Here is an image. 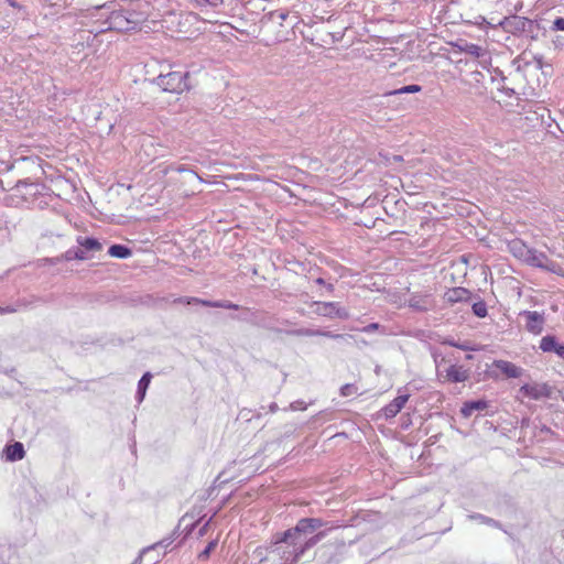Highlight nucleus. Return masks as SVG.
Masks as SVG:
<instances>
[{
	"label": "nucleus",
	"mask_w": 564,
	"mask_h": 564,
	"mask_svg": "<svg viewBox=\"0 0 564 564\" xmlns=\"http://www.w3.org/2000/svg\"><path fill=\"white\" fill-rule=\"evenodd\" d=\"M376 162L371 159H368L365 164L355 171V178L361 174L366 173L364 177H359V180L366 181L367 178H370L371 181H375L376 178L372 176L375 170H376Z\"/></svg>",
	"instance_id": "obj_30"
},
{
	"label": "nucleus",
	"mask_w": 564,
	"mask_h": 564,
	"mask_svg": "<svg viewBox=\"0 0 564 564\" xmlns=\"http://www.w3.org/2000/svg\"><path fill=\"white\" fill-rule=\"evenodd\" d=\"M371 206H377V199L376 198H371L369 196L367 199L364 200V203L359 207L360 214H362L365 209H367V208H369Z\"/></svg>",
	"instance_id": "obj_41"
},
{
	"label": "nucleus",
	"mask_w": 564,
	"mask_h": 564,
	"mask_svg": "<svg viewBox=\"0 0 564 564\" xmlns=\"http://www.w3.org/2000/svg\"><path fill=\"white\" fill-rule=\"evenodd\" d=\"M473 297L471 291L463 286H456L448 289L444 293V300L446 303L454 305L456 303H467Z\"/></svg>",
	"instance_id": "obj_17"
},
{
	"label": "nucleus",
	"mask_w": 564,
	"mask_h": 564,
	"mask_svg": "<svg viewBox=\"0 0 564 564\" xmlns=\"http://www.w3.org/2000/svg\"><path fill=\"white\" fill-rule=\"evenodd\" d=\"M458 343H459V341H456V340H455V339H453V338H444V339L442 340V345H447V346L455 347V348H457Z\"/></svg>",
	"instance_id": "obj_51"
},
{
	"label": "nucleus",
	"mask_w": 564,
	"mask_h": 564,
	"mask_svg": "<svg viewBox=\"0 0 564 564\" xmlns=\"http://www.w3.org/2000/svg\"><path fill=\"white\" fill-rule=\"evenodd\" d=\"M250 314V317H236L239 321H246L250 324L269 330L280 332L276 328V318L264 311H252L248 307H241Z\"/></svg>",
	"instance_id": "obj_9"
},
{
	"label": "nucleus",
	"mask_w": 564,
	"mask_h": 564,
	"mask_svg": "<svg viewBox=\"0 0 564 564\" xmlns=\"http://www.w3.org/2000/svg\"><path fill=\"white\" fill-rule=\"evenodd\" d=\"M409 398H410V394L402 393L401 389H400L398 397H395L390 403H388L386 406H383L381 409L382 415L387 420L395 417L398 415V413H400L401 410L404 408Z\"/></svg>",
	"instance_id": "obj_16"
},
{
	"label": "nucleus",
	"mask_w": 564,
	"mask_h": 564,
	"mask_svg": "<svg viewBox=\"0 0 564 564\" xmlns=\"http://www.w3.org/2000/svg\"><path fill=\"white\" fill-rule=\"evenodd\" d=\"M377 279H380V274L362 275L355 272V288L380 291V284L376 281Z\"/></svg>",
	"instance_id": "obj_20"
},
{
	"label": "nucleus",
	"mask_w": 564,
	"mask_h": 564,
	"mask_svg": "<svg viewBox=\"0 0 564 564\" xmlns=\"http://www.w3.org/2000/svg\"><path fill=\"white\" fill-rule=\"evenodd\" d=\"M412 425V420L410 414H402L400 417V427L402 430H408Z\"/></svg>",
	"instance_id": "obj_40"
},
{
	"label": "nucleus",
	"mask_w": 564,
	"mask_h": 564,
	"mask_svg": "<svg viewBox=\"0 0 564 564\" xmlns=\"http://www.w3.org/2000/svg\"><path fill=\"white\" fill-rule=\"evenodd\" d=\"M360 334L384 335L386 327L380 325L377 322H372V323L365 325L364 322H361V321H355V345H357V346H359L360 344L367 345L368 341L364 337H361Z\"/></svg>",
	"instance_id": "obj_13"
},
{
	"label": "nucleus",
	"mask_w": 564,
	"mask_h": 564,
	"mask_svg": "<svg viewBox=\"0 0 564 564\" xmlns=\"http://www.w3.org/2000/svg\"><path fill=\"white\" fill-rule=\"evenodd\" d=\"M408 306L416 313H425L435 308L436 303L432 293L412 292L408 299Z\"/></svg>",
	"instance_id": "obj_10"
},
{
	"label": "nucleus",
	"mask_w": 564,
	"mask_h": 564,
	"mask_svg": "<svg viewBox=\"0 0 564 564\" xmlns=\"http://www.w3.org/2000/svg\"><path fill=\"white\" fill-rule=\"evenodd\" d=\"M44 3L51 7L62 6L65 0H42Z\"/></svg>",
	"instance_id": "obj_52"
},
{
	"label": "nucleus",
	"mask_w": 564,
	"mask_h": 564,
	"mask_svg": "<svg viewBox=\"0 0 564 564\" xmlns=\"http://www.w3.org/2000/svg\"><path fill=\"white\" fill-rule=\"evenodd\" d=\"M500 90L503 91L508 97H512L516 94L514 89L509 87H502Z\"/></svg>",
	"instance_id": "obj_54"
},
{
	"label": "nucleus",
	"mask_w": 564,
	"mask_h": 564,
	"mask_svg": "<svg viewBox=\"0 0 564 564\" xmlns=\"http://www.w3.org/2000/svg\"><path fill=\"white\" fill-rule=\"evenodd\" d=\"M108 254L112 258L128 259L132 254V250L124 245L115 243L109 247Z\"/></svg>",
	"instance_id": "obj_29"
},
{
	"label": "nucleus",
	"mask_w": 564,
	"mask_h": 564,
	"mask_svg": "<svg viewBox=\"0 0 564 564\" xmlns=\"http://www.w3.org/2000/svg\"><path fill=\"white\" fill-rule=\"evenodd\" d=\"M473 358H474L473 355H466V357H465L466 360H471Z\"/></svg>",
	"instance_id": "obj_62"
},
{
	"label": "nucleus",
	"mask_w": 564,
	"mask_h": 564,
	"mask_svg": "<svg viewBox=\"0 0 564 564\" xmlns=\"http://www.w3.org/2000/svg\"><path fill=\"white\" fill-rule=\"evenodd\" d=\"M539 348L543 352L555 354L564 361V344L558 340L556 335L547 334L543 336L540 340Z\"/></svg>",
	"instance_id": "obj_14"
},
{
	"label": "nucleus",
	"mask_w": 564,
	"mask_h": 564,
	"mask_svg": "<svg viewBox=\"0 0 564 564\" xmlns=\"http://www.w3.org/2000/svg\"><path fill=\"white\" fill-rule=\"evenodd\" d=\"M488 408V401L485 399L468 400L463 403L460 408V414L464 417H470L474 412L482 411Z\"/></svg>",
	"instance_id": "obj_23"
},
{
	"label": "nucleus",
	"mask_w": 564,
	"mask_h": 564,
	"mask_svg": "<svg viewBox=\"0 0 564 564\" xmlns=\"http://www.w3.org/2000/svg\"><path fill=\"white\" fill-rule=\"evenodd\" d=\"M378 218L373 216L364 217V218H357V215H355V226H362L365 228H371L375 226L376 220Z\"/></svg>",
	"instance_id": "obj_37"
},
{
	"label": "nucleus",
	"mask_w": 564,
	"mask_h": 564,
	"mask_svg": "<svg viewBox=\"0 0 564 564\" xmlns=\"http://www.w3.org/2000/svg\"><path fill=\"white\" fill-rule=\"evenodd\" d=\"M528 422V420H522V426Z\"/></svg>",
	"instance_id": "obj_64"
},
{
	"label": "nucleus",
	"mask_w": 564,
	"mask_h": 564,
	"mask_svg": "<svg viewBox=\"0 0 564 564\" xmlns=\"http://www.w3.org/2000/svg\"><path fill=\"white\" fill-rule=\"evenodd\" d=\"M196 8L200 11L217 9L224 4V0H193Z\"/></svg>",
	"instance_id": "obj_32"
},
{
	"label": "nucleus",
	"mask_w": 564,
	"mask_h": 564,
	"mask_svg": "<svg viewBox=\"0 0 564 564\" xmlns=\"http://www.w3.org/2000/svg\"><path fill=\"white\" fill-rule=\"evenodd\" d=\"M187 79V72H170L167 74H160L155 78V84L164 91L181 94L189 88Z\"/></svg>",
	"instance_id": "obj_4"
},
{
	"label": "nucleus",
	"mask_w": 564,
	"mask_h": 564,
	"mask_svg": "<svg viewBox=\"0 0 564 564\" xmlns=\"http://www.w3.org/2000/svg\"><path fill=\"white\" fill-rule=\"evenodd\" d=\"M63 259L65 261H72V260H75V248H70L68 250H66L64 253H63Z\"/></svg>",
	"instance_id": "obj_47"
},
{
	"label": "nucleus",
	"mask_w": 564,
	"mask_h": 564,
	"mask_svg": "<svg viewBox=\"0 0 564 564\" xmlns=\"http://www.w3.org/2000/svg\"><path fill=\"white\" fill-rule=\"evenodd\" d=\"M171 543H172L171 539H164L153 545L144 547L131 564H141L144 556H147L151 552L155 551L158 547H167Z\"/></svg>",
	"instance_id": "obj_28"
},
{
	"label": "nucleus",
	"mask_w": 564,
	"mask_h": 564,
	"mask_svg": "<svg viewBox=\"0 0 564 564\" xmlns=\"http://www.w3.org/2000/svg\"><path fill=\"white\" fill-rule=\"evenodd\" d=\"M421 90H422V87L420 85L412 84V85L403 86L399 89L387 91V95L392 96V95H402V94H414V93H419Z\"/></svg>",
	"instance_id": "obj_34"
},
{
	"label": "nucleus",
	"mask_w": 564,
	"mask_h": 564,
	"mask_svg": "<svg viewBox=\"0 0 564 564\" xmlns=\"http://www.w3.org/2000/svg\"><path fill=\"white\" fill-rule=\"evenodd\" d=\"M173 302L177 303V304H184V305H202V306H206V307L225 308V310H232V311L240 310V305L232 303L228 300L212 301V300H204V299L194 297V296H180V297H176Z\"/></svg>",
	"instance_id": "obj_8"
},
{
	"label": "nucleus",
	"mask_w": 564,
	"mask_h": 564,
	"mask_svg": "<svg viewBox=\"0 0 564 564\" xmlns=\"http://www.w3.org/2000/svg\"><path fill=\"white\" fill-rule=\"evenodd\" d=\"M457 348L464 351L475 350V348L470 345L469 341L458 343Z\"/></svg>",
	"instance_id": "obj_48"
},
{
	"label": "nucleus",
	"mask_w": 564,
	"mask_h": 564,
	"mask_svg": "<svg viewBox=\"0 0 564 564\" xmlns=\"http://www.w3.org/2000/svg\"><path fill=\"white\" fill-rule=\"evenodd\" d=\"M373 1L371 0H355V12L357 11H366L367 9H372Z\"/></svg>",
	"instance_id": "obj_38"
},
{
	"label": "nucleus",
	"mask_w": 564,
	"mask_h": 564,
	"mask_svg": "<svg viewBox=\"0 0 564 564\" xmlns=\"http://www.w3.org/2000/svg\"><path fill=\"white\" fill-rule=\"evenodd\" d=\"M540 431H541V433H545V434L553 433L552 430L546 425H541Z\"/></svg>",
	"instance_id": "obj_56"
},
{
	"label": "nucleus",
	"mask_w": 564,
	"mask_h": 564,
	"mask_svg": "<svg viewBox=\"0 0 564 564\" xmlns=\"http://www.w3.org/2000/svg\"><path fill=\"white\" fill-rule=\"evenodd\" d=\"M269 410L271 413H275L278 410H279V406L275 402H272L270 405H269Z\"/></svg>",
	"instance_id": "obj_55"
},
{
	"label": "nucleus",
	"mask_w": 564,
	"mask_h": 564,
	"mask_svg": "<svg viewBox=\"0 0 564 564\" xmlns=\"http://www.w3.org/2000/svg\"><path fill=\"white\" fill-rule=\"evenodd\" d=\"M340 392L343 395L347 397L352 393V384L346 383L341 387Z\"/></svg>",
	"instance_id": "obj_49"
},
{
	"label": "nucleus",
	"mask_w": 564,
	"mask_h": 564,
	"mask_svg": "<svg viewBox=\"0 0 564 564\" xmlns=\"http://www.w3.org/2000/svg\"><path fill=\"white\" fill-rule=\"evenodd\" d=\"M160 561V554H156L155 557L150 558L147 564H155Z\"/></svg>",
	"instance_id": "obj_59"
},
{
	"label": "nucleus",
	"mask_w": 564,
	"mask_h": 564,
	"mask_svg": "<svg viewBox=\"0 0 564 564\" xmlns=\"http://www.w3.org/2000/svg\"><path fill=\"white\" fill-rule=\"evenodd\" d=\"M533 62H534L535 67H536L538 69H543V67H544V62H543V56H542V55H540V54H534V55H533Z\"/></svg>",
	"instance_id": "obj_45"
},
{
	"label": "nucleus",
	"mask_w": 564,
	"mask_h": 564,
	"mask_svg": "<svg viewBox=\"0 0 564 564\" xmlns=\"http://www.w3.org/2000/svg\"><path fill=\"white\" fill-rule=\"evenodd\" d=\"M432 356L436 367H440L441 362L445 361V358L442 355L437 354L436 351H433Z\"/></svg>",
	"instance_id": "obj_50"
},
{
	"label": "nucleus",
	"mask_w": 564,
	"mask_h": 564,
	"mask_svg": "<svg viewBox=\"0 0 564 564\" xmlns=\"http://www.w3.org/2000/svg\"><path fill=\"white\" fill-rule=\"evenodd\" d=\"M76 242L79 247L84 248L87 253L97 252L102 249V243L97 238L94 237L78 236Z\"/></svg>",
	"instance_id": "obj_26"
},
{
	"label": "nucleus",
	"mask_w": 564,
	"mask_h": 564,
	"mask_svg": "<svg viewBox=\"0 0 564 564\" xmlns=\"http://www.w3.org/2000/svg\"><path fill=\"white\" fill-rule=\"evenodd\" d=\"M290 408L293 410V411H297V410H305L306 409V405L303 401L301 400H296L294 402H292L290 404Z\"/></svg>",
	"instance_id": "obj_46"
},
{
	"label": "nucleus",
	"mask_w": 564,
	"mask_h": 564,
	"mask_svg": "<svg viewBox=\"0 0 564 564\" xmlns=\"http://www.w3.org/2000/svg\"><path fill=\"white\" fill-rule=\"evenodd\" d=\"M152 373L147 371L142 375L140 380L138 381V388L135 393V400L138 403H141L147 394V390L151 383Z\"/></svg>",
	"instance_id": "obj_27"
},
{
	"label": "nucleus",
	"mask_w": 564,
	"mask_h": 564,
	"mask_svg": "<svg viewBox=\"0 0 564 564\" xmlns=\"http://www.w3.org/2000/svg\"><path fill=\"white\" fill-rule=\"evenodd\" d=\"M89 256L84 248H75V260H87Z\"/></svg>",
	"instance_id": "obj_43"
},
{
	"label": "nucleus",
	"mask_w": 564,
	"mask_h": 564,
	"mask_svg": "<svg viewBox=\"0 0 564 564\" xmlns=\"http://www.w3.org/2000/svg\"><path fill=\"white\" fill-rule=\"evenodd\" d=\"M479 19H481V24H487L490 28H500L516 37L524 36L531 41H538L541 36L546 35V29L542 25V19H529L518 14H510L503 17L496 24L488 22L484 17H479Z\"/></svg>",
	"instance_id": "obj_2"
},
{
	"label": "nucleus",
	"mask_w": 564,
	"mask_h": 564,
	"mask_svg": "<svg viewBox=\"0 0 564 564\" xmlns=\"http://www.w3.org/2000/svg\"><path fill=\"white\" fill-rule=\"evenodd\" d=\"M326 525L327 522L319 518H303L294 528L276 533L273 544H285L288 550L283 552L282 557L295 563L325 536V530L322 529Z\"/></svg>",
	"instance_id": "obj_1"
},
{
	"label": "nucleus",
	"mask_w": 564,
	"mask_h": 564,
	"mask_svg": "<svg viewBox=\"0 0 564 564\" xmlns=\"http://www.w3.org/2000/svg\"><path fill=\"white\" fill-rule=\"evenodd\" d=\"M218 544V540H212L208 542V544L205 546V549L198 554V558L202 561H205L209 557L210 553L215 550V547Z\"/></svg>",
	"instance_id": "obj_36"
},
{
	"label": "nucleus",
	"mask_w": 564,
	"mask_h": 564,
	"mask_svg": "<svg viewBox=\"0 0 564 564\" xmlns=\"http://www.w3.org/2000/svg\"><path fill=\"white\" fill-rule=\"evenodd\" d=\"M171 170L172 171H175V172H178V173H183V172H192L195 177H197L198 181L203 182V178L197 174L195 173L194 171L189 170L188 167H186V165L184 164H175V165H172L171 166Z\"/></svg>",
	"instance_id": "obj_39"
},
{
	"label": "nucleus",
	"mask_w": 564,
	"mask_h": 564,
	"mask_svg": "<svg viewBox=\"0 0 564 564\" xmlns=\"http://www.w3.org/2000/svg\"><path fill=\"white\" fill-rule=\"evenodd\" d=\"M3 454L8 462H18L25 456L24 446L21 442H14L6 445Z\"/></svg>",
	"instance_id": "obj_24"
},
{
	"label": "nucleus",
	"mask_w": 564,
	"mask_h": 564,
	"mask_svg": "<svg viewBox=\"0 0 564 564\" xmlns=\"http://www.w3.org/2000/svg\"><path fill=\"white\" fill-rule=\"evenodd\" d=\"M494 367L500 370L507 378H519L523 373V369L511 361L507 360H495Z\"/></svg>",
	"instance_id": "obj_19"
},
{
	"label": "nucleus",
	"mask_w": 564,
	"mask_h": 564,
	"mask_svg": "<svg viewBox=\"0 0 564 564\" xmlns=\"http://www.w3.org/2000/svg\"><path fill=\"white\" fill-rule=\"evenodd\" d=\"M446 379L452 383L465 382L469 379V370L463 366L451 365L446 369Z\"/></svg>",
	"instance_id": "obj_22"
},
{
	"label": "nucleus",
	"mask_w": 564,
	"mask_h": 564,
	"mask_svg": "<svg viewBox=\"0 0 564 564\" xmlns=\"http://www.w3.org/2000/svg\"><path fill=\"white\" fill-rule=\"evenodd\" d=\"M10 7L21 9V6L15 0H7Z\"/></svg>",
	"instance_id": "obj_58"
},
{
	"label": "nucleus",
	"mask_w": 564,
	"mask_h": 564,
	"mask_svg": "<svg viewBox=\"0 0 564 564\" xmlns=\"http://www.w3.org/2000/svg\"><path fill=\"white\" fill-rule=\"evenodd\" d=\"M288 17L289 11L274 10L263 14L260 22L263 26H267L269 23H278L279 25H282L283 21H285Z\"/></svg>",
	"instance_id": "obj_25"
},
{
	"label": "nucleus",
	"mask_w": 564,
	"mask_h": 564,
	"mask_svg": "<svg viewBox=\"0 0 564 564\" xmlns=\"http://www.w3.org/2000/svg\"><path fill=\"white\" fill-rule=\"evenodd\" d=\"M314 282L317 285L323 286V289H321L319 292H318L319 296H325L326 294H330L333 292V290H334L333 284L326 283L323 278H317L316 280H314Z\"/></svg>",
	"instance_id": "obj_35"
},
{
	"label": "nucleus",
	"mask_w": 564,
	"mask_h": 564,
	"mask_svg": "<svg viewBox=\"0 0 564 564\" xmlns=\"http://www.w3.org/2000/svg\"><path fill=\"white\" fill-rule=\"evenodd\" d=\"M312 312L316 315L328 317V318H348V310L340 306L337 302H322L314 301L310 305Z\"/></svg>",
	"instance_id": "obj_6"
},
{
	"label": "nucleus",
	"mask_w": 564,
	"mask_h": 564,
	"mask_svg": "<svg viewBox=\"0 0 564 564\" xmlns=\"http://www.w3.org/2000/svg\"><path fill=\"white\" fill-rule=\"evenodd\" d=\"M394 160H395V161H401V160H402V158H401L400 155H395V156H394Z\"/></svg>",
	"instance_id": "obj_63"
},
{
	"label": "nucleus",
	"mask_w": 564,
	"mask_h": 564,
	"mask_svg": "<svg viewBox=\"0 0 564 564\" xmlns=\"http://www.w3.org/2000/svg\"><path fill=\"white\" fill-rule=\"evenodd\" d=\"M532 248L521 239H513L508 242L509 252L517 259L525 262Z\"/></svg>",
	"instance_id": "obj_18"
},
{
	"label": "nucleus",
	"mask_w": 564,
	"mask_h": 564,
	"mask_svg": "<svg viewBox=\"0 0 564 564\" xmlns=\"http://www.w3.org/2000/svg\"><path fill=\"white\" fill-rule=\"evenodd\" d=\"M471 311L473 314L478 318H484L488 315L487 304L484 300L480 299L473 303Z\"/></svg>",
	"instance_id": "obj_33"
},
{
	"label": "nucleus",
	"mask_w": 564,
	"mask_h": 564,
	"mask_svg": "<svg viewBox=\"0 0 564 564\" xmlns=\"http://www.w3.org/2000/svg\"><path fill=\"white\" fill-rule=\"evenodd\" d=\"M453 46L460 53H465L478 58L479 65L482 68H486L491 64L490 53L478 44H474L465 40H458L457 42L453 43Z\"/></svg>",
	"instance_id": "obj_7"
},
{
	"label": "nucleus",
	"mask_w": 564,
	"mask_h": 564,
	"mask_svg": "<svg viewBox=\"0 0 564 564\" xmlns=\"http://www.w3.org/2000/svg\"><path fill=\"white\" fill-rule=\"evenodd\" d=\"M495 74H496L497 76H499V77H500V79H501L502 82H505V80H506V76L503 75L502 70H500L499 68H496V69H495Z\"/></svg>",
	"instance_id": "obj_57"
},
{
	"label": "nucleus",
	"mask_w": 564,
	"mask_h": 564,
	"mask_svg": "<svg viewBox=\"0 0 564 564\" xmlns=\"http://www.w3.org/2000/svg\"><path fill=\"white\" fill-rule=\"evenodd\" d=\"M216 513H214L198 530V536H204L208 530V527L213 520V517L215 516Z\"/></svg>",
	"instance_id": "obj_44"
},
{
	"label": "nucleus",
	"mask_w": 564,
	"mask_h": 564,
	"mask_svg": "<svg viewBox=\"0 0 564 564\" xmlns=\"http://www.w3.org/2000/svg\"><path fill=\"white\" fill-rule=\"evenodd\" d=\"M354 519H355V528L360 525V523H361L360 520L365 521V518L361 517L360 512H355Z\"/></svg>",
	"instance_id": "obj_53"
},
{
	"label": "nucleus",
	"mask_w": 564,
	"mask_h": 564,
	"mask_svg": "<svg viewBox=\"0 0 564 564\" xmlns=\"http://www.w3.org/2000/svg\"><path fill=\"white\" fill-rule=\"evenodd\" d=\"M469 520H473V521H478L482 524H486V525H489V527H492V528H496V529H502V524L501 522H499L498 520H495L492 518H489L485 514H481V513H470L467 516Z\"/></svg>",
	"instance_id": "obj_31"
},
{
	"label": "nucleus",
	"mask_w": 564,
	"mask_h": 564,
	"mask_svg": "<svg viewBox=\"0 0 564 564\" xmlns=\"http://www.w3.org/2000/svg\"><path fill=\"white\" fill-rule=\"evenodd\" d=\"M520 315L525 317V328L528 332L534 335L542 333L545 323L543 314L536 311H523Z\"/></svg>",
	"instance_id": "obj_15"
},
{
	"label": "nucleus",
	"mask_w": 564,
	"mask_h": 564,
	"mask_svg": "<svg viewBox=\"0 0 564 564\" xmlns=\"http://www.w3.org/2000/svg\"><path fill=\"white\" fill-rule=\"evenodd\" d=\"M107 7H108V4H107V3H104V4H101V6H97V7H95V10L104 9V8H107Z\"/></svg>",
	"instance_id": "obj_61"
},
{
	"label": "nucleus",
	"mask_w": 564,
	"mask_h": 564,
	"mask_svg": "<svg viewBox=\"0 0 564 564\" xmlns=\"http://www.w3.org/2000/svg\"><path fill=\"white\" fill-rule=\"evenodd\" d=\"M554 388L546 382L543 383H524L520 387L519 392L531 400L551 399Z\"/></svg>",
	"instance_id": "obj_12"
},
{
	"label": "nucleus",
	"mask_w": 564,
	"mask_h": 564,
	"mask_svg": "<svg viewBox=\"0 0 564 564\" xmlns=\"http://www.w3.org/2000/svg\"><path fill=\"white\" fill-rule=\"evenodd\" d=\"M525 263L530 267L539 268L547 272L557 273L561 267L557 262L549 259L546 253L532 248Z\"/></svg>",
	"instance_id": "obj_11"
},
{
	"label": "nucleus",
	"mask_w": 564,
	"mask_h": 564,
	"mask_svg": "<svg viewBox=\"0 0 564 564\" xmlns=\"http://www.w3.org/2000/svg\"><path fill=\"white\" fill-rule=\"evenodd\" d=\"M131 15L128 11H111L107 20L104 22L106 28L101 29L100 32L107 30H113L118 32H127L135 29L138 21L131 19Z\"/></svg>",
	"instance_id": "obj_5"
},
{
	"label": "nucleus",
	"mask_w": 564,
	"mask_h": 564,
	"mask_svg": "<svg viewBox=\"0 0 564 564\" xmlns=\"http://www.w3.org/2000/svg\"><path fill=\"white\" fill-rule=\"evenodd\" d=\"M553 31H564V18L557 17L552 24Z\"/></svg>",
	"instance_id": "obj_42"
},
{
	"label": "nucleus",
	"mask_w": 564,
	"mask_h": 564,
	"mask_svg": "<svg viewBox=\"0 0 564 564\" xmlns=\"http://www.w3.org/2000/svg\"><path fill=\"white\" fill-rule=\"evenodd\" d=\"M387 93L383 95L372 94L369 96H360L358 97L355 112L358 111L361 116H365L370 119H376L379 117L381 111L386 108L384 97H388Z\"/></svg>",
	"instance_id": "obj_3"
},
{
	"label": "nucleus",
	"mask_w": 564,
	"mask_h": 564,
	"mask_svg": "<svg viewBox=\"0 0 564 564\" xmlns=\"http://www.w3.org/2000/svg\"><path fill=\"white\" fill-rule=\"evenodd\" d=\"M196 524L197 522H194L186 527V529H188L187 534L191 533V531L196 527Z\"/></svg>",
	"instance_id": "obj_60"
},
{
	"label": "nucleus",
	"mask_w": 564,
	"mask_h": 564,
	"mask_svg": "<svg viewBox=\"0 0 564 564\" xmlns=\"http://www.w3.org/2000/svg\"><path fill=\"white\" fill-rule=\"evenodd\" d=\"M288 335L292 336H325L329 338H344L340 334H334L329 330H321V329H312V328H297V329H291L285 332Z\"/></svg>",
	"instance_id": "obj_21"
}]
</instances>
